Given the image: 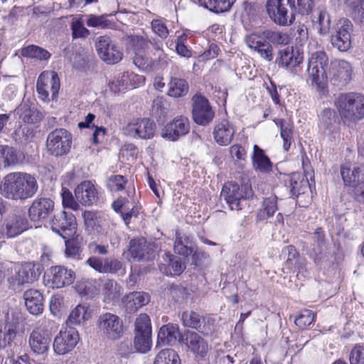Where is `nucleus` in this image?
Here are the masks:
<instances>
[{"label":"nucleus","instance_id":"4468645a","mask_svg":"<svg viewBox=\"0 0 364 364\" xmlns=\"http://www.w3.org/2000/svg\"><path fill=\"white\" fill-rule=\"evenodd\" d=\"M21 314L14 309H9L5 314V326L0 329V348H5L16 338Z\"/></svg>","mask_w":364,"mask_h":364},{"label":"nucleus","instance_id":"680f3d73","mask_svg":"<svg viewBox=\"0 0 364 364\" xmlns=\"http://www.w3.org/2000/svg\"><path fill=\"white\" fill-rule=\"evenodd\" d=\"M314 318L315 314L312 311L304 309L296 318L294 323L299 328L304 329L314 322Z\"/></svg>","mask_w":364,"mask_h":364},{"label":"nucleus","instance_id":"4c0bfd02","mask_svg":"<svg viewBox=\"0 0 364 364\" xmlns=\"http://www.w3.org/2000/svg\"><path fill=\"white\" fill-rule=\"evenodd\" d=\"M290 193L292 196L298 197L306 193L310 188L308 178L301 173H292L290 179Z\"/></svg>","mask_w":364,"mask_h":364},{"label":"nucleus","instance_id":"e433bc0d","mask_svg":"<svg viewBox=\"0 0 364 364\" xmlns=\"http://www.w3.org/2000/svg\"><path fill=\"white\" fill-rule=\"evenodd\" d=\"M174 252L180 255L188 257L193 252V245L191 237L179 231L176 232Z\"/></svg>","mask_w":364,"mask_h":364},{"label":"nucleus","instance_id":"09e8293b","mask_svg":"<svg viewBox=\"0 0 364 364\" xmlns=\"http://www.w3.org/2000/svg\"><path fill=\"white\" fill-rule=\"evenodd\" d=\"M277 210V197L271 195L264 198L262 208L259 210L257 217L259 220H265L272 217Z\"/></svg>","mask_w":364,"mask_h":364},{"label":"nucleus","instance_id":"473e14b6","mask_svg":"<svg viewBox=\"0 0 364 364\" xmlns=\"http://www.w3.org/2000/svg\"><path fill=\"white\" fill-rule=\"evenodd\" d=\"M149 301V295L144 291L132 292L123 299V303L128 313L137 311L139 308L146 305Z\"/></svg>","mask_w":364,"mask_h":364},{"label":"nucleus","instance_id":"a19ab883","mask_svg":"<svg viewBox=\"0 0 364 364\" xmlns=\"http://www.w3.org/2000/svg\"><path fill=\"white\" fill-rule=\"evenodd\" d=\"M19 52L23 57L35 59L39 61L48 60L51 57V54L49 51L36 45H28L23 47Z\"/></svg>","mask_w":364,"mask_h":364},{"label":"nucleus","instance_id":"20e7f679","mask_svg":"<svg viewBox=\"0 0 364 364\" xmlns=\"http://www.w3.org/2000/svg\"><path fill=\"white\" fill-rule=\"evenodd\" d=\"M97 328L101 335L111 341H116L124 334V323L122 318L112 313L106 312L99 316Z\"/></svg>","mask_w":364,"mask_h":364},{"label":"nucleus","instance_id":"dca6fc26","mask_svg":"<svg viewBox=\"0 0 364 364\" xmlns=\"http://www.w3.org/2000/svg\"><path fill=\"white\" fill-rule=\"evenodd\" d=\"M78 332L73 327L60 331L53 341V350L58 355L70 352L79 341Z\"/></svg>","mask_w":364,"mask_h":364},{"label":"nucleus","instance_id":"6e6d98bb","mask_svg":"<svg viewBox=\"0 0 364 364\" xmlns=\"http://www.w3.org/2000/svg\"><path fill=\"white\" fill-rule=\"evenodd\" d=\"M127 40L132 47L134 54L136 53L146 52L151 43L150 41L142 36H128Z\"/></svg>","mask_w":364,"mask_h":364},{"label":"nucleus","instance_id":"69168bd1","mask_svg":"<svg viewBox=\"0 0 364 364\" xmlns=\"http://www.w3.org/2000/svg\"><path fill=\"white\" fill-rule=\"evenodd\" d=\"M62 202L64 208H68L73 210H77L80 208L78 204L79 202L76 200V198L75 199L72 193L65 188L63 189Z\"/></svg>","mask_w":364,"mask_h":364},{"label":"nucleus","instance_id":"58836bf2","mask_svg":"<svg viewBox=\"0 0 364 364\" xmlns=\"http://www.w3.org/2000/svg\"><path fill=\"white\" fill-rule=\"evenodd\" d=\"M20 161L16 150L8 145H0V169L14 166Z\"/></svg>","mask_w":364,"mask_h":364},{"label":"nucleus","instance_id":"e2e57ef3","mask_svg":"<svg viewBox=\"0 0 364 364\" xmlns=\"http://www.w3.org/2000/svg\"><path fill=\"white\" fill-rule=\"evenodd\" d=\"M308 64L311 65H316V67H323V68L328 69V55L323 50L316 51L311 54Z\"/></svg>","mask_w":364,"mask_h":364},{"label":"nucleus","instance_id":"774afa93","mask_svg":"<svg viewBox=\"0 0 364 364\" xmlns=\"http://www.w3.org/2000/svg\"><path fill=\"white\" fill-rule=\"evenodd\" d=\"M350 364H360L364 362V348L362 346L356 345L350 354Z\"/></svg>","mask_w":364,"mask_h":364},{"label":"nucleus","instance_id":"de8ad7c7","mask_svg":"<svg viewBox=\"0 0 364 364\" xmlns=\"http://www.w3.org/2000/svg\"><path fill=\"white\" fill-rule=\"evenodd\" d=\"M102 292L106 299L114 301L121 295V287L113 279H105L102 280Z\"/></svg>","mask_w":364,"mask_h":364},{"label":"nucleus","instance_id":"13d9d810","mask_svg":"<svg viewBox=\"0 0 364 364\" xmlns=\"http://www.w3.org/2000/svg\"><path fill=\"white\" fill-rule=\"evenodd\" d=\"M280 134L283 139V149L287 151L292 141V127L284 119L279 120Z\"/></svg>","mask_w":364,"mask_h":364},{"label":"nucleus","instance_id":"72a5a7b5","mask_svg":"<svg viewBox=\"0 0 364 364\" xmlns=\"http://www.w3.org/2000/svg\"><path fill=\"white\" fill-rule=\"evenodd\" d=\"M29 227L27 219L22 215H13L6 223V234L9 237H14L26 230Z\"/></svg>","mask_w":364,"mask_h":364},{"label":"nucleus","instance_id":"5701e85b","mask_svg":"<svg viewBox=\"0 0 364 364\" xmlns=\"http://www.w3.org/2000/svg\"><path fill=\"white\" fill-rule=\"evenodd\" d=\"M339 119L336 112L331 109L326 108L319 115L318 127L324 134L335 138L338 131Z\"/></svg>","mask_w":364,"mask_h":364},{"label":"nucleus","instance_id":"6e6552de","mask_svg":"<svg viewBox=\"0 0 364 364\" xmlns=\"http://www.w3.org/2000/svg\"><path fill=\"white\" fill-rule=\"evenodd\" d=\"M36 87L39 97L42 100L49 101L50 95L53 100H55L60 87L58 74L55 71H43L38 77Z\"/></svg>","mask_w":364,"mask_h":364},{"label":"nucleus","instance_id":"8fccbe9b","mask_svg":"<svg viewBox=\"0 0 364 364\" xmlns=\"http://www.w3.org/2000/svg\"><path fill=\"white\" fill-rule=\"evenodd\" d=\"M154 364H181V360L174 350L166 348L159 352Z\"/></svg>","mask_w":364,"mask_h":364},{"label":"nucleus","instance_id":"4be33fe9","mask_svg":"<svg viewBox=\"0 0 364 364\" xmlns=\"http://www.w3.org/2000/svg\"><path fill=\"white\" fill-rule=\"evenodd\" d=\"M283 253L288 254V258L284 263V269H288L289 272H298L297 277L299 274L304 276L306 272L307 261L306 258L299 256L296 248L293 245H288L283 248Z\"/></svg>","mask_w":364,"mask_h":364},{"label":"nucleus","instance_id":"b1692460","mask_svg":"<svg viewBox=\"0 0 364 364\" xmlns=\"http://www.w3.org/2000/svg\"><path fill=\"white\" fill-rule=\"evenodd\" d=\"M76 200L82 205H91L97 200V191L90 181L81 182L75 189Z\"/></svg>","mask_w":364,"mask_h":364},{"label":"nucleus","instance_id":"0e129e2a","mask_svg":"<svg viewBox=\"0 0 364 364\" xmlns=\"http://www.w3.org/2000/svg\"><path fill=\"white\" fill-rule=\"evenodd\" d=\"M103 274H116L122 269V262L114 257L104 259Z\"/></svg>","mask_w":364,"mask_h":364},{"label":"nucleus","instance_id":"3c124183","mask_svg":"<svg viewBox=\"0 0 364 364\" xmlns=\"http://www.w3.org/2000/svg\"><path fill=\"white\" fill-rule=\"evenodd\" d=\"M165 256V261L167 262V274L180 275L186 269V266L182 263L181 258L170 253H166Z\"/></svg>","mask_w":364,"mask_h":364},{"label":"nucleus","instance_id":"a18cd8bd","mask_svg":"<svg viewBox=\"0 0 364 364\" xmlns=\"http://www.w3.org/2000/svg\"><path fill=\"white\" fill-rule=\"evenodd\" d=\"M18 112L22 120L28 124H36L42 119V114L28 104L21 105Z\"/></svg>","mask_w":364,"mask_h":364},{"label":"nucleus","instance_id":"6ab92c4d","mask_svg":"<svg viewBox=\"0 0 364 364\" xmlns=\"http://www.w3.org/2000/svg\"><path fill=\"white\" fill-rule=\"evenodd\" d=\"M267 41L263 32L253 33L245 38L247 46L257 51L261 58L269 62L273 59V48Z\"/></svg>","mask_w":364,"mask_h":364},{"label":"nucleus","instance_id":"c9c22d12","mask_svg":"<svg viewBox=\"0 0 364 364\" xmlns=\"http://www.w3.org/2000/svg\"><path fill=\"white\" fill-rule=\"evenodd\" d=\"M145 77L143 75H137L133 72L123 73L120 77H118L115 83V87H118L117 91H121L129 87H138L143 84Z\"/></svg>","mask_w":364,"mask_h":364},{"label":"nucleus","instance_id":"9d476101","mask_svg":"<svg viewBox=\"0 0 364 364\" xmlns=\"http://www.w3.org/2000/svg\"><path fill=\"white\" fill-rule=\"evenodd\" d=\"M41 274L40 264L26 262L18 268L15 274L9 278V282L11 287L16 290L23 284L32 283L37 280Z\"/></svg>","mask_w":364,"mask_h":364},{"label":"nucleus","instance_id":"ea45409f","mask_svg":"<svg viewBox=\"0 0 364 364\" xmlns=\"http://www.w3.org/2000/svg\"><path fill=\"white\" fill-rule=\"evenodd\" d=\"M90 318V313L88 312V306L85 304H78L69 314L66 321L67 325L80 326Z\"/></svg>","mask_w":364,"mask_h":364},{"label":"nucleus","instance_id":"c03bdc74","mask_svg":"<svg viewBox=\"0 0 364 364\" xmlns=\"http://www.w3.org/2000/svg\"><path fill=\"white\" fill-rule=\"evenodd\" d=\"M344 9L355 20L364 22V0H345Z\"/></svg>","mask_w":364,"mask_h":364},{"label":"nucleus","instance_id":"2eb2a0df","mask_svg":"<svg viewBox=\"0 0 364 364\" xmlns=\"http://www.w3.org/2000/svg\"><path fill=\"white\" fill-rule=\"evenodd\" d=\"M192 101V114L194 122L202 126L209 124L214 118L215 112L208 100L200 95H196Z\"/></svg>","mask_w":364,"mask_h":364},{"label":"nucleus","instance_id":"ddd939ff","mask_svg":"<svg viewBox=\"0 0 364 364\" xmlns=\"http://www.w3.org/2000/svg\"><path fill=\"white\" fill-rule=\"evenodd\" d=\"M75 279V272L64 266L52 267L45 277L46 284L51 288H62L70 285Z\"/></svg>","mask_w":364,"mask_h":364},{"label":"nucleus","instance_id":"f257e3e1","mask_svg":"<svg viewBox=\"0 0 364 364\" xmlns=\"http://www.w3.org/2000/svg\"><path fill=\"white\" fill-rule=\"evenodd\" d=\"M36 178L25 172H13L5 176L0 185V193L6 198L25 200L37 192Z\"/></svg>","mask_w":364,"mask_h":364},{"label":"nucleus","instance_id":"7c9ffc66","mask_svg":"<svg viewBox=\"0 0 364 364\" xmlns=\"http://www.w3.org/2000/svg\"><path fill=\"white\" fill-rule=\"evenodd\" d=\"M23 299L27 310L33 315L41 314L43 311L42 294L36 289H31L23 294Z\"/></svg>","mask_w":364,"mask_h":364},{"label":"nucleus","instance_id":"79ce46f5","mask_svg":"<svg viewBox=\"0 0 364 364\" xmlns=\"http://www.w3.org/2000/svg\"><path fill=\"white\" fill-rule=\"evenodd\" d=\"M181 321L184 326L195 328L203 334H208L205 326H202L204 319L201 318L198 314L193 311H185L181 315Z\"/></svg>","mask_w":364,"mask_h":364},{"label":"nucleus","instance_id":"7ed1b4c3","mask_svg":"<svg viewBox=\"0 0 364 364\" xmlns=\"http://www.w3.org/2000/svg\"><path fill=\"white\" fill-rule=\"evenodd\" d=\"M340 115L355 122L364 118V96L358 93L340 95L335 101Z\"/></svg>","mask_w":364,"mask_h":364},{"label":"nucleus","instance_id":"a211bd4d","mask_svg":"<svg viewBox=\"0 0 364 364\" xmlns=\"http://www.w3.org/2000/svg\"><path fill=\"white\" fill-rule=\"evenodd\" d=\"M190 129L189 120L183 116L175 117L161 132V136L170 141H176L187 134Z\"/></svg>","mask_w":364,"mask_h":364},{"label":"nucleus","instance_id":"1a4fd4ad","mask_svg":"<svg viewBox=\"0 0 364 364\" xmlns=\"http://www.w3.org/2000/svg\"><path fill=\"white\" fill-rule=\"evenodd\" d=\"M99 57L107 64H115L122 59V53L107 35L96 38L95 42Z\"/></svg>","mask_w":364,"mask_h":364},{"label":"nucleus","instance_id":"49530a36","mask_svg":"<svg viewBox=\"0 0 364 364\" xmlns=\"http://www.w3.org/2000/svg\"><path fill=\"white\" fill-rule=\"evenodd\" d=\"M236 0H198L200 5L215 13L229 11Z\"/></svg>","mask_w":364,"mask_h":364},{"label":"nucleus","instance_id":"393cba45","mask_svg":"<svg viewBox=\"0 0 364 364\" xmlns=\"http://www.w3.org/2000/svg\"><path fill=\"white\" fill-rule=\"evenodd\" d=\"M129 251L132 257L136 261L149 260L154 252L151 245L143 237L132 240Z\"/></svg>","mask_w":364,"mask_h":364},{"label":"nucleus","instance_id":"423d86ee","mask_svg":"<svg viewBox=\"0 0 364 364\" xmlns=\"http://www.w3.org/2000/svg\"><path fill=\"white\" fill-rule=\"evenodd\" d=\"M251 189L246 186H240L233 182L227 183L223 188L221 196L224 197L231 210H240L247 205V198L251 195Z\"/></svg>","mask_w":364,"mask_h":364},{"label":"nucleus","instance_id":"412c9836","mask_svg":"<svg viewBox=\"0 0 364 364\" xmlns=\"http://www.w3.org/2000/svg\"><path fill=\"white\" fill-rule=\"evenodd\" d=\"M341 174L346 186H355L364 182V166L346 162L341 166Z\"/></svg>","mask_w":364,"mask_h":364},{"label":"nucleus","instance_id":"f03ea898","mask_svg":"<svg viewBox=\"0 0 364 364\" xmlns=\"http://www.w3.org/2000/svg\"><path fill=\"white\" fill-rule=\"evenodd\" d=\"M291 7L289 11L283 0H267L266 10L269 18L277 25L287 26L295 20V14H308L312 9L313 0H287Z\"/></svg>","mask_w":364,"mask_h":364},{"label":"nucleus","instance_id":"aec40b11","mask_svg":"<svg viewBox=\"0 0 364 364\" xmlns=\"http://www.w3.org/2000/svg\"><path fill=\"white\" fill-rule=\"evenodd\" d=\"M54 209V202L48 198L36 199L28 209V216L33 222H41L48 218Z\"/></svg>","mask_w":364,"mask_h":364},{"label":"nucleus","instance_id":"c85d7f7f","mask_svg":"<svg viewBox=\"0 0 364 364\" xmlns=\"http://www.w3.org/2000/svg\"><path fill=\"white\" fill-rule=\"evenodd\" d=\"M51 338L50 335L41 329L32 331L29 338V345L32 350L38 354H43L50 346Z\"/></svg>","mask_w":364,"mask_h":364},{"label":"nucleus","instance_id":"5fc2aeb1","mask_svg":"<svg viewBox=\"0 0 364 364\" xmlns=\"http://www.w3.org/2000/svg\"><path fill=\"white\" fill-rule=\"evenodd\" d=\"M134 345L136 350L142 353L148 352L151 347V334L134 333Z\"/></svg>","mask_w":364,"mask_h":364},{"label":"nucleus","instance_id":"864d4df0","mask_svg":"<svg viewBox=\"0 0 364 364\" xmlns=\"http://www.w3.org/2000/svg\"><path fill=\"white\" fill-rule=\"evenodd\" d=\"M310 255L316 264L326 263L331 259V252L327 244L314 246Z\"/></svg>","mask_w":364,"mask_h":364},{"label":"nucleus","instance_id":"bb28decb","mask_svg":"<svg viewBox=\"0 0 364 364\" xmlns=\"http://www.w3.org/2000/svg\"><path fill=\"white\" fill-rule=\"evenodd\" d=\"M183 336L177 324L168 323L162 326L158 333V344L173 346L177 342L180 343Z\"/></svg>","mask_w":364,"mask_h":364},{"label":"nucleus","instance_id":"f3484780","mask_svg":"<svg viewBox=\"0 0 364 364\" xmlns=\"http://www.w3.org/2000/svg\"><path fill=\"white\" fill-rule=\"evenodd\" d=\"M180 344L185 345L196 356L204 358L209 350L208 342L197 332L186 330L181 337Z\"/></svg>","mask_w":364,"mask_h":364},{"label":"nucleus","instance_id":"a878e982","mask_svg":"<svg viewBox=\"0 0 364 364\" xmlns=\"http://www.w3.org/2000/svg\"><path fill=\"white\" fill-rule=\"evenodd\" d=\"M327 70L332 80L343 82H347L350 80L352 73L350 64L343 60H331Z\"/></svg>","mask_w":364,"mask_h":364},{"label":"nucleus","instance_id":"603ef678","mask_svg":"<svg viewBox=\"0 0 364 364\" xmlns=\"http://www.w3.org/2000/svg\"><path fill=\"white\" fill-rule=\"evenodd\" d=\"M314 18L316 20L314 21L320 35H326L330 32L331 21V16L326 11H319Z\"/></svg>","mask_w":364,"mask_h":364},{"label":"nucleus","instance_id":"4d7b16f0","mask_svg":"<svg viewBox=\"0 0 364 364\" xmlns=\"http://www.w3.org/2000/svg\"><path fill=\"white\" fill-rule=\"evenodd\" d=\"M133 62L136 66L145 71H153L156 68L154 61L146 55V52L134 54Z\"/></svg>","mask_w":364,"mask_h":364},{"label":"nucleus","instance_id":"052dcab7","mask_svg":"<svg viewBox=\"0 0 364 364\" xmlns=\"http://www.w3.org/2000/svg\"><path fill=\"white\" fill-rule=\"evenodd\" d=\"M134 326V333L151 334V321L146 314H141L136 318Z\"/></svg>","mask_w":364,"mask_h":364},{"label":"nucleus","instance_id":"cd10ccee","mask_svg":"<svg viewBox=\"0 0 364 364\" xmlns=\"http://www.w3.org/2000/svg\"><path fill=\"white\" fill-rule=\"evenodd\" d=\"M235 130L228 120L223 119L216 124L213 130V136L218 144L227 146L233 139Z\"/></svg>","mask_w":364,"mask_h":364},{"label":"nucleus","instance_id":"338daca9","mask_svg":"<svg viewBox=\"0 0 364 364\" xmlns=\"http://www.w3.org/2000/svg\"><path fill=\"white\" fill-rule=\"evenodd\" d=\"M89 27H97L105 28L109 26V21L105 15H90L86 22Z\"/></svg>","mask_w":364,"mask_h":364},{"label":"nucleus","instance_id":"2f4dec72","mask_svg":"<svg viewBox=\"0 0 364 364\" xmlns=\"http://www.w3.org/2000/svg\"><path fill=\"white\" fill-rule=\"evenodd\" d=\"M307 82H310L312 86H315L318 90H323L327 84L328 70L323 67H316L308 64Z\"/></svg>","mask_w":364,"mask_h":364},{"label":"nucleus","instance_id":"39448f33","mask_svg":"<svg viewBox=\"0 0 364 364\" xmlns=\"http://www.w3.org/2000/svg\"><path fill=\"white\" fill-rule=\"evenodd\" d=\"M72 134L65 129H55L48 134L46 139L48 152L55 156L67 154L71 148Z\"/></svg>","mask_w":364,"mask_h":364},{"label":"nucleus","instance_id":"37998d69","mask_svg":"<svg viewBox=\"0 0 364 364\" xmlns=\"http://www.w3.org/2000/svg\"><path fill=\"white\" fill-rule=\"evenodd\" d=\"M189 90L188 82L182 78L171 77L168 83V95L173 97H182Z\"/></svg>","mask_w":364,"mask_h":364},{"label":"nucleus","instance_id":"f704fd0d","mask_svg":"<svg viewBox=\"0 0 364 364\" xmlns=\"http://www.w3.org/2000/svg\"><path fill=\"white\" fill-rule=\"evenodd\" d=\"M253 166L256 171L262 173H268L272 170V163L264 151L257 145L253 146V155L252 156Z\"/></svg>","mask_w":364,"mask_h":364},{"label":"nucleus","instance_id":"9b49d317","mask_svg":"<svg viewBox=\"0 0 364 364\" xmlns=\"http://www.w3.org/2000/svg\"><path fill=\"white\" fill-rule=\"evenodd\" d=\"M156 124L148 118L134 119L124 128V134L133 138L149 139L155 134Z\"/></svg>","mask_w":364,"mask_h":364},{"label":"nucleus","instance_id":"f8f14e48","mask_svg":"<svg viewBox=\"0 0 364 364\" xmlns=\"http://www.w3.org/2000/svg\"><path fill=\"white\" fill-rule=\"evenodd\" d=\"M76 227L77 223L74 215L66 211L55 214L51 220L53 231L64 239L73 237L75 233Z\"/></svg>","mask_w":364,"mask_h":364},{"label":"nucleus","instance_id":"bf43d9fd","mask_svg":"<svg viewBox=\"0 0 364 364\" xmlns=\"http://www.w3.org/2000/svg\"><path fill=\"white\" fill-rule=\"evenodd\" d=\"M269 43L278 45H287L289 43L290 38L286 33L273 31L272 30H265L262 31Z\"/></svg>","mask_w":364,"mask_h":364},{"label":"nucleus","instance_id":"c756f323","mask_svg":"<svg viewBox=\"0 0 364 364\" xmlns=\"http://www.w3.org/2000/svg\"><path fill=\"white\" fill-rule=\"evenodd\" d=\"M303 60V57L298 51L294 52L293 48H286L278 53L276 63L279 66L291 70L298 66Z\"/></svg>","mask_w":364,"mask_h":364},{"label":"nucleus","instance_id":"0eeeda50","mask_svg":"<svg viewBox=\"0 0 364 364\" xmlns=\"http://www.w3.org/2000/svg\"><path fill=\"white\" fill-rule=\"evenodd\" d=\"M352 22L348 18H341L333 27L331 43L338 50L345 52L351 47Z\"/></svg>","mask_w":364,"mask_h":364}]
</instances>
